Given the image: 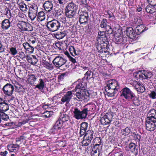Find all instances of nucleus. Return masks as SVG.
Instances as JSON below:
<instances>
[{
  "label": "nucleus",
  "mask_w": 156,
  "mask_h": 156,
  "mask_svg": "<svg viewBox=\"0 0 156 156\" xmlns=\"http://www.w3.org/2000/svg\"><path fill=\"white\" fill-rule=\"evenodd\" d=\"M94 105H93L87 104L84 106L82 111L78 108H75L73 112V117L77 119H83L87 117L88 112H93L94 111Z\"/></svg>",
  "instance_id": "nucleus-1"
},
{
  "label": "nucleus",
  "mask_w": 156,
  "mask_h": 156,
  "mask_svg": "<svg viewBox=\"0 0 156 156\" xmlns=\"http://www.w3.org/2000/svg\"><path fill=\"white\" fill-rule=\"evenodd\" d=\"M120 96H123L126 99L131 101L135 106H139L140 105L138 98L136 97L134 94L127 87H125L122 90Z\"/></svg>",
  "instance_id": "nucleus-2"
},
{
  "label": "nucleus",
  "mask_w": 156,
  "mask_h": 156,
  "mask_svg": "<svg viewBox=\"0 0 156 156\" xmlns=\"http://www.w3.org/2000/svg\"><path fill=\"white\" fill-rule=\"evenodd\" d=\"M106 86L105 87V90L107 95L110 97L114 96L119 86L118 82L115 80H111L107 81Z\"/></svg>",
  "instance_id": "nucleus-3"
},
{
  "label": "nucleus",
  "mask_w": 156,
  "mask_h": 156,
  "mask_svg": "<svg viewBox=\"0 0 156 156\" xmlns=\"http://www.w3.org/2000/svg\"><path fill=\"white\" fill-rule=\"evenodd\" d=\"M76 92L75 95L78 99L77 100L79 101H83L84 102H87L90 100V94L88 91H80V90H75Z\"/></svg>",
  "instance_id": "nucleus-4"
},
{
  "label": "nucleus",
  "mask_w": 156,
  "mask_h": 156,
  "mask_svg": "<svg viewBox=\"0 0 156 156\" xmlns=\"http://www.w3.org/2000/svg\"><path fill=\"white\" fill-rule=\"evenodd\" d=\"M49 30L52 32L57 31L61 26L59 22L57 20H53L48 22L46 25Z\"/></svg>",
  "instance_id": "nucleus-5"
},
{
  "label": "nucleus",
  "mask_w": 156,
  "mask_h": 156,
  "mask_svg": "<svg viewBox=\"0 0 156 156\" xmlns=\"http://www.w3.org/2000/svg\"><path fill=\"white\" fill-rule=\"evenodd\" d=\"M145 125L146 129L147 130L151 131H154L156 127V118H147L146 121Z\"/></svg>",
  "instance_id": "nucleus-6"
},
{
  "label": "nucleus",
  "mask_w": 156,
  "mask_h": 156,
  "mask_svg": "<svg viewBox=\"0 0 156 156\" xmlns=\"http://www.w3.org/2000/svg\"><path fill=\"white\" fill-rule=\"evenodd\" d=\"M43 6L44 10L47 12H50L51 11L53 16H56L59 15L56 12L55 9H53V5L52 2L51 1H47L44 2L43 4Z\"/></svg>",
  "instance_id": "nucleus-7"
},
{
  "label": "nucleus",
  "mask_w": 156,
  "mask_h": 156,
  "mask_svg": "<svg viewBox=\"0 0 156 156\" xmlns=\"http://www.w3.org/2000/svg\"><path fill=\"white\" fill-rule=\"evenodd\" d=\"M38 7L37 5L34 4L31 5L29 9L28 15L29 18L31 20H34L37 16Z\"/></svg>",
  "instance_id": "nucleus-8"
},
{
  "label": "nucleus",
  "mask_w": 156,
  "mask_h": 156,
  "mask_svg": "<svg viewBox=\"0 0 156 156\" xmlns=\"http://www.w3.org/2000/svg\"><path fill=\"white\" fill-rule=\"evenodd\" d=\"M2 90L5 95L10 96L13 94L14 87L11 84L7 83L3 86Z\"/></svg>",
  "instance_id": "nucleus-9"
},
{
  "label": "nucleus",
  "mask_w": 156,
  "mask_h": 156,
  "mask_svg": "<svg viewBox=\"0 0 156 156\" xmlns=\"http://www.w3.org/2000/svg\"><path fill=\"white\" fill-rule=\"evenodd\" d=\"M67 60L61 56H57L52 61L53 64L58 67L64 66L66 63Z\"/></svg>",
  "instance_id": "nucleus-10"
},
{
  "label": "nucleus",
  "mask_w": 156,
  "mask_h": 156,
  "mask_svg": "<svg viewBox=\"0 0 156 156\" xmlns=\"http://www.w3.org/2000/svg\"><path fill=\"white\" fill-rule=\"evenodd\" d=\"M60 118L55 122V125L51 129L53 133H55L56 132H59L60 129L62 127H64V123Z\"/></svg>",
  "instance_id": "nucleus-11"
},
{
  "label": "nucleus",
  "mask_w": 156,
  "mask_h": 156,
  "mask_svg": "<svg viewBox=\"0 0 156 156\" xmlns=\"http://www.w3.org/2000/svg\"><path fill=\"white\" fill-rule=\"evenodd\" d=\"M151 76V72H148L144 71H143V72H139L137 73L136 77L139 79H147L150 78Z\"/></svg>",
  "instance_id": "nucleus-12"
},
{
  "label": "nucleus",
  "mask_w": 156,
  "mask_h": 156,
  "mask_svg": "<svg viewBox=\"0 0 156 156\" xmlns=\"http://www.w3.org/2000/svg\"><path fill=\"white\" fill-rule=\"evenodd\" d=\"M112 116L109 114L106 115L100 118L101 124L106 125L109 124L112 121Z\"/></svg>",
  "instance_id": "nucleus-13"
},
{
  "label": "nucleus",
  "mask_w": 156,
  "mask_h": 156,
  "mask_svg": "<svg viewBox=\"0 0 156 156\" xmlns=\"http://www.w3.org/2000/svg\"><path fill=\"white\" fill-rule=\"evenodd\" d=\"M85 79L84 77L82 79L81 82L78 84L75 88V90H80V91H87L86 88L87 87V84L86 82H84L83 80Z\"/></svg>",
  "instance_id": "nucleus-14"
},
{
  "label": "nucleus",
  "mask_w": 156,
  "mask_h": 156,
  "mask_svg": "<svg viewBox=\"0 0 156 156\" xmlns=\"http://www.w3.org/2000/svg\"><path fill=\"white\" fill-rule=\"evenodd\" d=\"M88 14L87 12H82L80 16L79 22L81 24L86 23L88 20Z\"/></svg>",
  "instance_id": "nucleus-15"
},
{
  "label": "nucleus",
  "mask_w": 156,
  "mask_h": 156,
  "mask_svg": "<svg viewBox=\"0 0 156 156\" xmlns=\"http://www.w3.org/2000/svg\"><path fill=\"white\" fill-rule=\"evenodd\" d=\"M72 97V91H68L66 92V94L62 98L61 101L63 103L66 102V103H69Z\"/></svg>",
  "instance_id": "nucleus-16"
},
{
  "label": "nucleus",
  "mask_w": 156,
  "mask_h": 156,
  "mask_svg": "<svg viewBox=\"0 0 156 156\" xmlns=\"http://www.w3.org/2000/svg\"><path fill=\"white\" fill-rule=\"evenodd\" d=\"M88 126V124L86 122H82L80 124L79 134L80 137L83 135L85 133L87 132Z\"/></svg>",
  "instance_id": "nucleus-17"
},
{
  "label": "nucleus",
  "mask_w": 156,
  "mask_h": 156,
  "mask_svg": "<svg viewBox=\"0 0 156 156\" xmlns=\"http://www.w3.org/2000/svg\"><path fill=\"white\" fill-rule=\"evenodd\" d=\"M94 134L93 131L88 130L84 135L83 139H85L87 141L91 142V140L94 137Z\"/></svg>",
  "instance_id": "nucleus-18"
},
{
  "label": "nucleus",
  "mask_w": 156,
  "mask_h": 156,
  "mask_svg": "<svg viewBox=\"0 0 156 156\" xmlns=\"http://www.w3.org/2000/svg\"><path fill=\"white\" fill-rule=\"evenodd\" d=\"M126 34L130 39H133L135 38L136 36L133 28L131 27L127 28L126 30Z\"/></svg>",
  "instance_id": "nucleus-19"
},
{
  "label": "nucleus",
  "mask_w": 156,
  "mask_h": 156,
  "mask_svg": "<svg viewBox=\"0 0 156 156\" xmlns=\"http://www.w3.org/2000/svg\"><path fill=\"white\" fill-rule=\"evenodd\" d=\"M147 29H146V27L142 24H140L136 27L135 29V32L137 35H139L144 32Z\"/></svg>",
  "instance_id": "nucleus-20"
},
{
  "label": "nucleus",
  "mask_w": 156,
  "mask_h": 156,
  "mask_svg": "<svg viewBox=\"0 0 156 156\" xmlns=\"http://www.w3.org/2000/svg\"><path fill=\"white\" fill-rule=\"evenodd\" d=\"M101 149V148H98L97 146H94L91 152V156H99Z\"/></svg>",
  "instance_id": "nucleus-21"
},
{
  "label": "nucleus",
  "mask_w": 156,
  "mask_h": 156,
  "mask_svg": "<svg viewBox=\"0 0 156 156\" xmlns=\"http://www.w3.org/2000/svg\"><path fill=\"white\" fill-rule=\"evenodd\" d=\"M10 22L8 19H5L2 21L1 27L3 30H7L10 27Z\"/></svg>",
  "instance_id": "nucleus-22"
},
{
  "label": "nucleus",
  "mask_w": 156,
  "mask_h": 156,
  "mask_svg": "<svg viewBox=\"0 0 156 156\" xmlns=\"http://www.w3.org/2000/svg\"><path fill=\"white\" fill-rule=\"evenodd\" d=\"M100 44L103 48V50L107 51L109 48L110 45L108 39L101 40Z\"/></svg>",
  "instance_id": "nucleus-23"
},
{
  "label": "nucleus",
  "mask_w": 156,
  "mask_h": 156,
  "mask_svg": "<svg viewBox=\"0 0 156 156\" xmlns=\"http://www.w3.org/2000/svg\"><path fill=\"white\" fill-rule=\"evenodd\" d=\"M78 6L76 5V4L73 2H71L68 4L65 9L76 12Z\"/></svg>",
  "instance_id": "nucleus-24"
},
{
  "label": "nucleus",
  "mask_w": 156,
  "mask_h": 156,
  "mask_svg": "<svg viewBox=\"0 0 156 156\" xmlns=\"http://www.w3.org/2000/svg\"><path fill=\"white\" fill-rule=\"evenodd\" d=\"M27 61L31 64L34 65L38 62V60L35 55H31L27 57Z\"/></svg>",
  "instance_id": "nucleus-25"
},
{
  "label": "nucleus",
  "mask_w": 156,
  "mask_h": 156,
  "mask_svg": "<svg viewBox=\"0 0 156 156\" xmlns=\"http://www.w3.org/2000/svg\"><path fill=\"white\" fill-rule=\"evenodd\" d=\"M126 41V38L122 37V36L120 35V36H115V41L117 44H123L125 43Z\"/></svg>",
  "instance_id": "nucleus-26"
},
{
  "label": "nucleus",
  "mask_w": 156,
  "mask_h": 156,
  "mask_svg": "<svg viewBox=\"0 0 156 156\" xmlns=\"http://www.w3.org/2000/svg\"><path fill=\"white\" fill-rule=\"evenodd\" d=\"M94 146H97L98 148H101L102 146H101V140L100 137H96L94 140Z\"/></svg>",
  "instance_id": "nucleus-27"
},
{
  "label": "nucleus",
  "mask_w": 156,
  "mask_h": 156,
  "mask_svg": "<svg viewBox=\"0 0 156 156\" xmlns=\"http://www.w3.org/2000/svg\"><path fill=\"white\" fill-rule=\"evenodd\" d=\"M76 12H74L71 10L65 9V15L66 16L69 18H72L73 17Z\"/></svg>",
  "instance_id": "nucleus-28"
},
{
  "label": "nucleus",
  "mask_w": 156,
  "mask_h": 156,
  "mask_svg": "<svg viewBox=\"0 0 156 156\" xmlns=\"http://www.w3.org/2000/svg\"><path fill=\"white\" fill-rule=\"evenodd\" d=\"M45 14L43 11H40L37 15V20L38 21H42L45 19Z\"/></svg>",
  "instance_id": "nucleus-29"
},
{
  "label": "nucleus",
  "mask_w": 156,
  "mask_h": 156,
  "mask_svg": "<svg viewBox=\"0 0 156 156\" xmlns=\"http://www.w3.org/2000/svg\"><path fill=\"white\" fill-rule=\"evenodd\" d=\"M17 4L19 6L20 9L23 11H26L28 8L27 5L23 2H18Z\"/></svg>",
  "instance_id": "nucleus-30"
},
{
  "label": "nucleus",
  "mask_w": 156,
  "mask_h": 156,
  "mask_svg": "<svg viewBox=\"0 0 156 156\" xmlns=\"http://www.w3.org/2000/svg\"><path fill=\"white\" fill-rule=\"evenodd\" d=\"M9 119V117L8 115L0 109V123L1 121V119L5 121H7Z\"/></svg>",
  "instance_id": "nucleus-31"
},
{
  "label": "nucleus",
  "mask_w": 156,
  "mask_h": 156,
  "mask_svg": "<svg viewBox=\"0 0 156 156\" xmlns=\"http://www.w3.org/2000/svg\"><path fill=\"white\" fill-rule=\"evenodd\" d=\"M148 117L147 118H155L156 119V111L154 109H152L149 111L147 114Z\"/></svg>",
  "instance_id": "nucleus-32"
},
{
  "label": "nucleus",
  "mask_w": 156,
  "mask_h": 156,
  "mask_svg": "<svg viewBox=\"0 0 156 156\" xmlns=\"http://www.w3.org/2000/svg\"><path fill=\"white\" fill-rule=\"evenodd\" d=\"M98 37L101 41L104 39H108L105 34V33L104 31H100L98 33Z\"/></svg>",
  "instance_id": "nucleus-33"
},
{
  "label": "nucleus",
  "mask_w": 156,
  "mask_h": 156,
  "mask_svg": "<svg viewBox=\"0 0 156 156\" xmlns=\"http://www.w3.org/2000/svg\"><path fill=\"white\" fill-rule=\"evenodd\" d=\"M136 147V145L135 143H130L128 145L129 148L132 152H134L136 151H137V149Z\"/></svg>",
  "instance_id": "nucleus-34"
},
{
  "label": "nucleus",
  "mask_w": 156,
  "mask_h": 156,
  "mask_svg": "<svg viewBox=\"0 0 156 156\" xmlns=\"http://www.w3.org/2000/svg\"><path fill=\"white\" fill-rule=\"evenodd\" d=\"M9 109V106L7 103L5 102L2 104L0 105V109L1 111L5 112Z\"/></svg>",
  "instance_id": "nucleus-35"
},
{
  "label": "nucleus",
  "mask_w": 156,
  "mask_h": 156,
  "mask_svg": "<svg viewBox=\"0 0 156 156\" xmlns=\"http://www.w3.org/2000/svg\"><path fill=\"white\" fill-rule=\"evenodd\" d=\"M26 23L24 21H19L17 24V26L22 30L24 31L26 29Z\"/></svg>",
  "instance_id": "nucleus-36"
},
{
  "label": "nucleus",
  "mask_w": 156,
  "mask_h": 156,
  "mask_svg": "<svg viewBox=\"0 0 156 156\" xmlns=\"http://www.w3.org/2000/svg\"><path fill=\"white\" fill-rule=\"evenodd\" d=\"M37 80V78L34 75H31L28 78V82L31 85H33Z\"/></svg>",
  "instance_id": "nucleus-37"
},
{
  "label": "nucleus",
  "mask_w": 156,
  "mask_h": 156,
  "mask_svg": "<svg viewBox=\"0 0 156 156\" xmlns=\"http://www.w3.org/2000/svg\"><path fill=\"white\" fill-rule=\"evenodd\" d=\"M154 7V6H152L150 5H147L145 9L146 11L150 13H154L155 11V10Z\"/></svg>",
  "instance_id": "nucleus-38"
},
{
  "label": "nucleus",
  "mask_w": 156,
  "mask_h": 156,
  "mask_svg": "<svg viewBox=\"0 0 156 156\" xmlns=\"http://www.w3.org/2000/svg\"><path fill=\"white\" fill-rule=\"evenodd\" d=\"M39 83L37 85L36 87L38 88L40 90H43L44 87V82L43 80L42 79L39 80Z\"/></svg>",
  "instance_id": "nucleus-39"
},
{
  "label": "nucleus",
  "mask_w": 156,
  "mask_h": 156,
  "mask_svg": "<svg viewBox=\"0 0 156 156\" xmlns=\"http://www.w3.org/2000/svg\"><path fill=\"white\" fill-rule=\"evenodd\" d=\"M131 131V129L129 127H126L124 129L121 130V133L124 136H126L129 135Z\"/></svg>",
  "instance_id": "nucleus-40"
},
{
  "label": "nucleus",
  "mask_w": 156,
  "mask_h": 156,
  "mask_svg": "<svg viewBox=\"0 0 156 156\" xmlns=\"http://www.w3.org/2000/svg\"><path fill=\"white\" fill-rule=\"evenodd\" d=\"M66 35V33L64 32H60L56 34V37L58 39H62Z\"/></svg>",
  "instance_id": "nucleus-41"
},
{
  "label": "nucleus",
  "mask_w": 156,
  "mask_h": 156,
  "mask_svg": "<svg viewBox=\"0 0 156 156\" xmlns=\"http://www.w3.org/2000/svg\"><path fill=\"white\" fill-rule=\"evenodd\" d=\"M139 86H138L136 88L137 91L140 92L142 93L144 92L145 90V89L142 84H141L140 83H139Z\"/></svg>",
  "instance_id": "nucleus-42"
},
{
  "label": "nucleus",
  "mask_w": 156,
  "mask_h": 156,
  "mask_svg": "<svg viewBox=\"0 0 156 156\" xmlns=\"http://www.w3.org/2000/svg\"><path fill=\"white\" fill-rule=\"evenodd\" d=\"M107 20L105 19H103L101 21L100 24V27L102 28L105 29L108 25H107Z\"/></svg>",
  "instance_id": "nucleus-43"
},
{
  "label": "nucleus",
  "mask_w": 156,
  "mask_h": 156,
  "mask_svg": "<svg viewBox=\"0 0 156 156\" xmlns=\"http://www.w3.org/2000/svg\"><path fill=\"white\" fill-rule=\"evenodd\" d=\"M97 48L98 52L100 53H103V52L106 53L107 52V51L103 50L104 49H103V48L100 44V45L97 46Z\"/></svg>",
  "instance_id": "nucleus-44"
},
{
  "label": "nucleus",
  "mask_w": 156,
  "mask_h": 156,
  "mask_svg": "<svg viewBox=\"0 0 156 156\" xmlns=\"http://www.w3.org/2000/svg\"><path fill=\"white\" fill-rule=\"evenodd\" d=\"M9 51L11 54L13 55H15L18 52L16 48L14 47H11L10 48Z\"/></svg>",
  "instance_id": "nucleus-45"
},
{
  "label": "nucleus",
  "mask_w": 156,
  "mask_h": 156,
  "mask_svg": "<svg viewBox=\"0 0 156 156\" xmlns=\"http://www.w3.org/2000/svg\"><path fill=\"white\" fill-rule=\"evenodd\" d=\"M26 29L25 31H30L32 30V28L31 25L27 23H26Z\"/></svg>",
  "instance_id": "nucleus-46"
},
{
  "label": "nucleus",
  "mask_w": 156,
  "mask_h": 156,
  "mask_svg": "<svg viewBox=\"0 0 156 156\" xmlns=\"http://www.w3.org/2000/svg\"><path fill=\"white\" fill-rule=\"evenodd\" d=\"M61 119L64 123L65 122L68 121L69 119L68 116L67 115H65L63 116V117H61L60 118Z\"/></svg>",
  "instance_id": "nucleus-47"
},
{
  "label": "nucleus",
  "mask_w": 156,
  "mask_h": 156,
  "mask_svg": "<svg viewBox=\"0 0 156 156\" xmlns=\"http://www.w3.org/2000/svg\"><path fill=\"white\" fill-rule=\"evenodd\" d=\"M105 30L107 31L108 34H111L112 33V29L109 25L107 26V28L105 29Z\"/></svg>",
  "instance_id": "nucleus-48"
},
{
  "label": "nucleus",
  "mask_w": 156,
  "mask_h": 156,
  "mask_svg": "<svg viewBox=\"0 0 156 156\" xmlns=\"http://www.w3.org/2000/svg\"><path fill=\"white\" fill-rule=\"evenodd\" d=\"M149 96L151 98L154 99L156 98V92L154 91H151L149 94Z\"/></svg>",
  "instance_id": "nucleus-49"
},
{
  "label": "nucleus",
  "mask_w": 156,
  "mask_h": 156,
  "mask_svg": "<svg viewBox=\"0 0 156 156\" xmlns=\"http://www.w3.org/2000/svg\"><path fill=\"white\" fill-rule=\"evenodd\" d=\"M26 137L23 135L19 137H17L16 138V140L17 142L22 141L23 140L26 139Z\"/></svg>",
  "instance_id": "nucleus-50"
},
{
  "label": "nucleus",
  "mask_w": 156,
  "mask_h": 156,
  "mask_svg": "<svg viewBox=\"0 0 156 156\" xmlns=\"http://www.w3.org/2000/svg\"><path fill=\"white\" fill-rule=\"evenodd\" d=\"M91 143V142L90 141H87L86 139H83L82 142V144L85 146H88Z\"/></svg>",
  "instance_id": "nucleus-51"
},
{
  "label": "nucleus",
  "mask_w": 156,
  "mask_h": 156,
  "mask_svg": "<svg viewBox=\"0 0 156 156\" xmlns=\"http://www.w3.org/2000/svg\"><path fill=\"white\" fill-rule=\"evenodd\" d=\"M6 11V15L9 18H10L11 16V13L9 8L6 7L5 9Z\"/></svg>",
  "instance_id": "nucleus-52"
},
{
  "label": "nucleus",
  "mask_w": 156,
  "mask_h": 156,
  "mask_svg": "<svg viewBox=\"0 0 156 156\" xmlns=\"http://www.w3.org/2000/svg\"><path fill=\"white\" fill-rule=\"evenodd\" d=\"M29 47L28 48V51L30 53H32L33 52L34 50V46L33 45H30L29 44Z\"/></svg>",
  "instance_id": "nucleus-53"
},
{
  "label": "nucleus",
  "mask_w": 156,
  "mask_h": 156,
  "mask_svg": "<svg viewBox=\"0 0 156 156\" xmlns=\"http://www.w3.org/2000/svg\"><path fill=\"white\" fill-rule=\"evenodd\" d=\"M149 5L152 6H154L156 5V0H147Z\"/></svg>",
  "instance_id": "nucleus-54"
},
{
  "label": "nucleus",
  "mask_w": 156,
  "mask_h": 156,
  "mask_svg": "<svg viewBox=\"0 0 156 156\" xmlns=\"http://www.w3.org/2000/svg\"><path fill=\"white\" fill-rule=\"evenodd\" d=\"M58 3L62 5V7L64 6V4H66L67 1V0H57Z\"/></svg>",
  "instance_id": "nucleus-55"
},
{
  "label": "nucleus",
  "mask_w": 156,
  "mask_h": 156,
  "mask_svg": "<svg viewBox=\"0 0 156 156\" xmlns=\"http://www.w3.org/2000/svg\"><path fill=\"white\" fill-rule=\"evenodd\" d=\"M43 63L44 65L48 67L51 68L52 67V64H50L46 61H44V62H43Z\"/></svg>",
  "instance_id": "nucleus-56"
},
{
  "label": "nucleus",
  "mask_w": 156,
  "mask_h": 156,
  "mask_svg": "<svg viewBox=\"0 0 156 156\" xmlns=\"http://www.w3.org/2000/svg\"><path fill=\"white\" fill-rule=\"evenodd\" d=\"M30 44L29 43L26 42L23 44V46L26 50L28 51V48L29 47Z\"/></svg>",
  "instance_id": "nucleus-57"
},
{
  "label": "nucleus",
  "mask_w": 156,
  "mask_h": 156,
  "mask_svg": "<svg viewBox=\"0 0 156 156\" xmlns=\"http://www.w3.org/2000/svg\"><path fill=\"white\" fill-rule=\"evenodd\" d=\"M139 83H140L136 81H133V86H134L136 89V88H137L138 86H139Z\"/></svg>",
  "instance_id": "nucleus-58"
},
{
  "label": "nucleus",
  "mask_w": 156,
  "mask_h": 156,
  "mask_svg": "<svg viewBox=\"0 0 156 156\" xmlns=\"http://www.w3.org/2000/svg\"><path fill=\"white\" fill-rule=\"evenodd\" d=\"M52 113V112L51 111H46L44 113V115L47 118L49 117Z\"/></svg>",
  "instance_id": "nucleus-59"
},
{
  "label": "nucleus",
  "mask_w": 156,
  "mask_h": 156,
  "mask_svg": "<svg viewBox=\"0 0 156 156\" xmlns=\"http://www.w3.org/2000/svg\"><path fill=\"white\" fill-rule=\"evenodd\" d=\"M28 41L30 43L31 42L32 44V45H33V44L36 42V40L35 38L32 37L31 38V40L30 39Z\"/></svg>",
  "instance_id": "nucleus-60"
},
{
  "label": "nucleus",
  "mask_w": 156,
  "mask_h": 156,
  "mask_svg": "<svg viewBox=\"0 0 156 156\" xmlns=\"http://www.w3.org/2000/svg\"><path fill=\"white\" fill-rule=\"evenodd\" d=\"M91 71H87L85 74V76H87V77L86 78V80H87L88 78V76H90L91 75Z\"/></svg>",
  "instance_id": "nucleus-61"
},
{
  "label": "nucleus",
  "mask_w": 156,
  "mask_h": 156,
  "mask_svg": "<svg viewBox=\"0 0 156 156\" xmlns=\"http://www.w3.org/2000/svg\"><path fill=\"white\" fill-rule=\"evenodd\" d=\"M19 55L20 58H23L25 57V55L24 53L22 51H21L20 52Z\"/></svg>",
  "instance_id": "nucleus-62"
},
{
  "label": "nucleus",
  "mask_w": 156,
  "mask_h": 156,
  "mask_svg": "<svg viewBox=\"0 0 156 156\" xmlns=\"http://www.w3.org/2000/svg\"><path fill=\"white\" fill-rule=\"evenodd\" d=\"M70 50H73V52L75 55H76L77 54L76 53V50L75 48L73 46H70Z\"/></svg>",
  "instance_id": "nucleus-63"
},
{
  "label": "nucleus",
  "mask_w": 156,
  "mask_h": 156,
  "mask_svg": "<svg viewBox=\"0 0 156 156\" xmlns=\"http://www.w3.org/2000/svg\"><path fill=\"white\" fill-rule=\"evenodd\" d=\"M69 60L70 61L72 62L73 63H75L76 62V59L72 57L71 56H70L69 58Z\"/></svg>",
  "instance_id": "nucleus-64"
}]
</instances>
